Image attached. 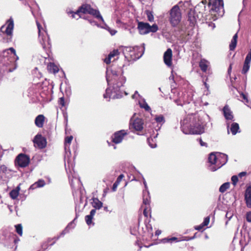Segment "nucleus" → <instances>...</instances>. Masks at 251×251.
I'll use <instances>...</instances> for the list:
<instances>
[{
  "label": "nucleus",
  "mask_w": 251,
  "mask_h": 251,
  "mask_svg": "<svg viewBox=\"0 0 251 251\" xmlns=\"http://www.w3.org/2000/svg\"><path fill=\"white\" fill-rule=\"evenodd\" d=\"M183 238L181 239V241H189L192 240L195 238V235L192 237H184Z\"/></svg>",
  "instance_id": "obj_53"
},
{
  "label": "nucleus",
  "mask_w": 251,
  "mask_h": 251,
  "mask_svg": "<svg viewBox=\"0 0 251 251\" xmlns=\"http://www.w3.org/2000/svg\"><path fill=\"white\" fill-rule=\"evenodd\" d=\"M77 218V215L76 214L75 218L72 222L68 224V225L65 228V229L60 233V235L55 238L56 240H58L60 237L63 236L66 233H69L71 229H73L75 228V224L74 223V222Z\"/></svg>",
  "instance_id": "obj_17"
},
{
  "label": "nucleus",
  "mask_w": 251,
  "mask_h": 251,
  "mask_svg": "<svg viewBox=\"0 0 251 251\" xmlns=\"http://www.w3.org/2000/svg\"><path fill=\"white\" fill-rule=\"evenodd\" d=\"M84 19H87L88 22H89V23L92 25H96L98 27H100V25L98 24V23L95 21V20H93V19H87L86 18H84Z\"/></svg>",
  "instance_id": "obj_45"
},
{
  "label": "nucleus",
  "mask_w": 251,
  "mask_h": 251,
  "mask_svg": "<svg viewBox=\"0 0 251 251\" xmlns=\"http://www.w3.org/2000/svg\"><path fill=\"white\" fill-rule=\"evenodd\" d=\"M127 134V132L125 130H121L115 132L111 136L112 141L118 144L121 143L125 135Z\"/></svg>",
  "instance_id": "obj_14"
},
{
  "label": "nucleus",
  "mask_w": 251,
  "mask_h": 251,
  "mask_svg": "<svg viewBox=\"0 0 251 251\" xmlns=\"http://www.w3.org/2000/svg\"><path fill=\"white\" fill-rule=\"evenodd\" d=\"M139 104L141 108H144L146 111L151 112V107L149 106L145 100H143L142 101H140L139 102Z\"/></svg>",
  "instance_id": "obj_30"
},
{
  "label": "nucleus",
  "mask_w": 251,
  "mask_h": 251,
  "mask_svg": "<svg viewBox=\"0 0 251 251\" xmlns=\"http://www.w3.org/2000/svg\"><path fill=\"white\" fill-rule=\"evenodd\" d=\"M250 67V64L244 63L243 67L242 70V73L246 74L249 71Z\"/></svg>",
  "instance_id": "obj_39"
},
{
  "label": "nucleus",
  "mask_w": 251,
  "mask_h": 251,
  "mask_svg": "<svg viewBox=\"0 0 251 251\" xmlns=\"http://www.w3.org/2000/svg\"><path fill=\"white\" fill-rule=\"evenodd\" d=\"M20 190V186H18L15 189L12 190L9 193L10 197L13 199L15 200L17 198L19 195V191Z\"/></svg>",
  "instance_id": "obj_27"
},
{
  "label": "nucleus",
  "mask_w": 251,
  "mask_h": 251,
  "mask_svg": "<svg viewBox=\"0 0 251 251\" xmlns=\"http://www.w3.org/2000/svg\"><path fill=\"white\" fill-rule=\"evenodd\" d=\"M176 37L181 39L184 42H186L190 39V34H185V28L182 25H179L174 30Z\"/></svg>",
  "instance_id": "obj_10"
},
{
  "label": "nucleus",
  "mask_w": 251,
  "mask_h": 251,
  "mask_svg": "<svg viewBox=\"0 0 251 251\" xmlns=\"http://www.w3.org/2000/svg\"><path fill=\"white\" fill-rule=\"evenodd\" d=\"M36 23L37 28L38 30V35H39V41H40L41 44L42 45L43 48L45 50H46V46H45V41H44V39H43V36L42 35V30L44 31V29L42 27L41 24L37 21H36Z\"/></svg>",
  "instance_id": "obj_19"
},
{
  "label": "nucleus",
  "mask_w": 251,
  "mask_h": 251,
  "mask_svg": "<svg viewBox=\"0 0 251 251\" xmlns=\"http://www.w3.org/2000/svg\"><path fill=\"white\" fill-rule=\"evenodd\" d=\"M151 202V198H147L146 197L143 198V203L145 206L150 207Z\"/></svg>",
  "instance_id": "obj_43"
},
{
  "label": "nucleus",
  "mask_w": 251,
  "mask_h": 251,
  "mask_svg": "<svg viewBox=\"0 0 251 251\" xmlns=\"http://www.w3.org/2000/svg\"><path fill=\"white\" fill-rule=\"evenodd\" d=\"M244 196L247 207L251 208V185H249L246 187Z\"/></svg>",
  "instance_id": "obj_18"
},
{
  "label": "nucleus",
  "mask_w": 251,
  "mask_h": 251,
  "mask_svg": "<svg viewBox=\"0 0 251 251\" xmlns=\"http://www.w3.org/2000/svg\"><path fill=\"white\" fill-rule=\"evenodd\" d=\"M146 13L147 16L148 20L150 22H153L154 20V17L153 15V12L152 11H151L150 10H146Z\"/></svg>",
  "instance_id": "obj_38"
},
{
  "label": "nucleus",
  "mask_w": 251,
  "mask_h": 251,
  "mask_svg": "<svg viewBox=\"0 0 251 251\" xmlns=\"http://www.w3.org/2000/svg\"><path fill=\"white\" fill-rule=\"evenodd\" d=\"M111 58H109V57L108 56L107 58H105L104 61L106 64H108L111 62Z\"/></svg>",
  "instance_id": "obj_62"
},
{
  "label": "nucleus",
  "mask_w": 251,
  "mask_h": 251,
  "mask_svg": "<svg viewBox=\"0 0 251 251\" xmlns=\"http://www.w3.org/2000/svg\"><path fill=\"white\" fill-rule=\"evenodd\" d=\"M247 175V173L246 172H242L238 174V177H239L240 178L242 177L243 176H245Z\"/></svg>",
  "instance_id": "obj_60"
},
{
  "label": "nucleus",
  "mask_w": 251,
  "mask_h": 251,
  "mask_svg": "<svg viewBox=\"0 0 251 251\" xmlns=\"http://www.w3.org/2000/svg\"><path fill=\"white\" fill-rule=\"evenodd\" d=\"M169 240H170V242H171V243L173 241L178 242L179 241H181V240H178L177 238L176 237H173L169 238Z\"/></svg>",
  "instance_id": "obj_61"
},
{
  "label": "nucleus",
  "mask_w": 251,
  "mask_h": 251,
  "mask_svg": "<svg viewBox=\"0 0 251 251\" xmlns=\"http://www.w3.org/2000/svg\"><path fill=\"white\" fill-rule=\"evenodd\" d=\"M162 241V242L163 243H169L170 242V240H169V238H165L163 239Z\"/></svg>",
  "instance_id": "obj_64"
},
{
  "label": "nucleus",
  "mask_w": 251,
  "mask_h": 251,
  "mask_svg": "<svg viewBox=\"0 0 251 251\" xmlns=\"http://www.w3.org/2000/svg\"><path fill=\"white\" fill-rule=\"evenodd\" d=\"M104 24V26H101V28H105L106 29H107V30H108V31L110 32V34L111 35H115L116 32H117V31L114 30V29H111L105 23V22H104V23H103Z\"/></svg>",
  "instance_id": "obj_36"
},
{
  "label": "nucleus",
  "mask_w": 251,
  "mask_h": 251,
  "mask_svg": "<svg viewBox=\"0 0 251 251\" xmlns=\"http://www.w3.org/2000/svg\"><path fill=\"white\" fill-rule=\"evenodd\" d=\"M0 172L5 174H8L10 172V170L5 165H2L0 167Z\"/></svg>",
  "instance_id": "obj_40"
},
{
  "label": "nucleus",
  "mask_w": 251,
  "mask_h": 251,
  "mask_svg": "<svg viewBox=\"0 0 251 251\" xmlns=\"http://www.w3.org/2000/svg\"><path fill=\"white\" fill-rule=\"evenodd\" d=\"M218 157V152H217L216 154L214 152H211L210 153L208 157V161L211 164V166H214L215 167H216Z\"/></svg>",
  "instance_id": "obj_23"
},
{
  "label": "nucleus",
  "mask_w": 251,
  "mask_h": 251,
  "mask_svg": "<svg viewBox=\"0 0 251 251\" xmlns=\"http://www.w3.org/2000/svg\"><path fill=\"white\" fill-rule=\"evenodd\" d=\"M119 53V51L118 50H114L110 52L108 54V56L109 58H112V57L117 55Z\"/></svg>",
  "instance_id": "obj_46"
},
{
  "label": "nucleus",
  "mask_w": 251,
  "mask_h": 251,
  "mask_svg": "<svg viewBox=\"0 0 251 251\" xmlns=\"http://www.w3.org/2000/svg\"><path fill=\"white\" fill-rule=\"evenodd\" d=\"M145 197H146L147 198H151L149 190H143V198H145Z\"/></svg>",
  "instance_id": "obj_47"
},
{
  "label": "nucleus",
  "mask_w": 251,
  "mask_h": 251,
  "mask_svg": "<svg viewBox=\"0 0 251 251\" xmlns=\"http://www.w3.org/2000/svg\"><path fill=\"white\" fill-rule=\"evenodd\" d=\"M223 111L224 116L225 119H226V120L227 121L226 126H227V131H228V128L229 127V122L228 121H234V116L232 114V112L231 111L229 107L227 105H225L224 107V108L223 109Z\"/></svg>",
  "instance_id": "obj_15"
},
{
  "label": "nucleus",
  "mask_w": 251,
  "mask_h": 251,
  "mask_svg": "<svg viewBox=\"0 0 251 251\" xmlns=\"http://www.w3.org/2000/svg\"><path fill=\"white\" fill-rule=\"evenodd\" d=\"M164 63L168 67L172 65V50L171 49H168L164 52L163 55Z\"/></svg>",
  "instance_id": "obj_16"
},
{
  "label": "nucleus",
  "mask_w": 251,
  "mask_h": 251,
  "mask_svg": "<svg viewBox=\"0 0 251 251\" xmlns=\"http://www.w3.org/2000/svg\"><path fill=\"white\" fill-rule=\"evenodd\" d=\"M45 120V117L43 114L38 115L35 119L34 123L36 126L38 128L43 127Z\"/></svg>",
  "instance_id": "obj_21"
},
{
  "label": "nucleus",
  "mask_w": 251,
  "mask_h": 251,
  "mask_svg": "<svg viewBox=\"0 0 251 251\" xmlns=\"http://www.w3.org/2000/svg\"><path fill=\"white\" fill-rule=\"evenodd\" d=\"M237 38L238 34L237 33H236L233 35L229 44V50H233L235 49L237 45Z\"/></svg>",
  "instance_id": "obj_26"
},
{
  "label": "nucleus",
  "mask_w": 251,
  "mask_h": 251,
  "mask_svg": "<svg viewBox=\"0 0 251 251\" xmlns=\"http://www.w3.org/2000/svg\"><path fill=\"white\" fill-rule=\"evenodd\" d=\"M246 220L249 222L251 223V212H248L246 214Z\"/></svg>",
  "instance_id": "obj_52"
},
{
  "label": "nucleus",
  "mask_w": 251,
  "mask_h": 251,
  "mask_svg": "<svg viewBox=\"0 0 251 251\" xmlns=\"http://www.w3.org/2000/svg\"><path fill=\"white\" fill-rule=\"evenodd\" d=\"M124 175L123 174H121L118 177V178H117V180L116 181L120 183V182L121 181V180H122V179L124 178Z\"/></svg>",
  "instance_id": "obj_56"
},
{
  "label": "nucleus",
  "mask_w": 251,
  "mask_h": 251,
  "mask_svg": "<svg viewBox=\"0 0 251 251\" xmlns=\"http://www.w3.org/2000/svg\"><path fill=\"white\" fill-rule=\"evenodd\" d=\"M93 219V216L90 215H86L85 217V221H86V224L89 226L91 224H92V220Z\"/></svg>",
  "instance_id": "obj_41"
},
{
  "label": "nucleus",
  "mask_w": 251,
  "mask_h": 251,
  "mask_svg": "<svg viewBox=\"0 0 251 251\" xmlns=\"http://www.w3.org/2000/svg\"><path fill=\"white\" fill-rule=\"evenodd\" d=\"M231 180L232 181V184L233 186H235L238 181V177L236 175H234L232 176L231 178Z\"/></svg>",
  "instance_id": "obj_44"
},
{
  "label": "nucleus",
  "mask_w": 251,
  "mask_h": 251,
  "mask_svg": "<svg viewBox=\"0 0 251 251\" xmlns=\"http://www.w3.org/2000/svg\"><path fill=\"white\" fill-rule=\"evenodd\" d=\"M226 217L228 219V221L230 220L232 217V214L229 212H227Z\"/></svg>",
  "instance_id": "obj_57"
},
{
  "label": "nucleus",
  "mask_w": 251,
  "mask_h": 251,
  "mask_svg": "<svg viewBox=\"0 0 251 251\" xmlns=\"http://www.w3.org/2000/svg\"><path fill=\"white\" fill-rule=\"evenodd\" d=\"M32 142L34 143V147L39 149H44L47 144L46 138L40 133L37 134L34 137L33 140H32Z\"/></svg>",
  "instance_id": "obj_9"
},
{
  "label": "nucleus",
  "mask_w": 251,
  "mask_h": 251,
  "mask_svg": "<svg viewBox=\"0 0 251 251\" xmlns=\"http://www.w3.org/2000/svg\"><path fill=\"white\" fill-rule=\"evenodd\" d=\"M119 184L120 183L116 181L114 183V184H113V186H112V190L114 192L116 190Z\"/></svg>",
  "instance_id": "obj_54"
},
{
  "label": "nucleus",
  "mask_w": 251,
  "mask_h": 251,
  "mask_svg": "<svg viewBox=\"0 0 251 251\" xmlns=\"http://www.w3.org/2000/svg\"><path fill=\"white\" fill-rule=\"evenodd\" d=\"M199 66L202 72H205L207 71V65L206 64V63L204 61H201L200 62Z\"/></svg>",
  "instance_id": "obj_37"
},
{
  "label": "nucleus",
  "mask_w": 251,
  "mask_h": 251,
  "mask_svg": "<svg viewBox=\"0 0 251 251\" xmlns=\"http://www.w3.org/2000/svg\"><path fill=\"white\" fill-rule=\"evenodd\" d=\"M188 97L187 94L183 92L178 93L177 98L175 99L174 101L176 105L182 106L185 104L190 103V100H188Z\"/></svg>",
  "instance_id": "obj_13"
},
{
  "label": "nucleus",
  "mask_w": 251,
  "mask_h": 251,
  "mask_svg": "<svg viewBox=\"0 0 251 251\" xmlns=\"http://www.w3.org/2000/svg\"><path fill=\"white\" fill-rule=\"evenodd\" d=\"M188 21L189 22V25L191 27L195 25L197 21L195 13L194 11H190L188 13Z\"/></svg>",
  "instance_id": "obj_22"
},
{
  "label": "nucleus",
  "mask_w": 251,
  "mask_h": 251,
  "mask_svg": "<svg viewBox=\"0 0 251 251\" xmlns=\"http://www.w3.org/2000/svg\"><path fill=\"white\" fill-rule=\"evenodd\" d=\"M96 209H92L90 211V215L94 217V216L95 215V213H96Z\"/></svg>",
  "instance_id": "obj_63"
},
{
  "label": "nucleus",
  "mask_w": 251,
  "mask_h": 251,
  "mask_svg": "<svg viewBox=\"0 0 251 251\" xmlns=\"http://www.w3.org/2000/svg\"><path fill=\"white\" fill-rule=\"evenodd\" d=\"M146 227L149 234V237L150 238H152L153 236V232L151 225L149 223H148V224H146Z\"/></svg>",
  "instance_id": "obj_34"
},
{
  "label": "nucleus",
  "mask_w": 251,
  "mask_h": 251,
  "mask_svg": "<svg viewBox=\"0 0 251 251\" xmlns=\"http://www.w3.org/2000/svg\"><path fill=\"white\" fill-rule=\"evenodd\" d=\"M137 28L139 33L142 35H145L150 32H155L158 29V26L156 24L151 26L149 23L143 22H138Z\"/></svg>",
  "instance_id": "obj_5"
},
{
  "label": "nucleus",
  "mask_w": 251,
  "mask_h": 251,
  "mask_svg": "<svg viewBox=\"0 0 251 251\" xmlns=\"http://www.w3.org/2000/svg\"><path fill=\"white\" fill-rule=\"evenodd\" d=\"M30 161V158L29 156L23 154L21 153L19 154L15 159V164L20 167H25L27 166Z\"/></svg>",
  "instance_id": "obj_12"
},
{
  "label": "nucleus",
  "mask_w": 251,
  "mask_h": 251,
  "mask_svg": "<svg viewBox=\"0 0 251 251\" xmlns=\"http://www.w3.org/2000/svg\"><path fill=\"white\" fill-rule=\"evenodd\" d=\"M170 16L169 21L172 26L176 27L181 19L179 7L177 4L175 5L171 8L170 11Z\"/></svg>",
  "instance_id": "obj_3"
},
{
  "label": "nucleus",
  "mask_w": 251,
  "mask_h": 251,
  "mask_svg": "<svg viewBox=\"0 0 251 251\" xmlns=\"http://www.w3.org/2000/svg\"><path fill=\"white\" fill-rule=\"evenodd\" d=\"M180 124L181 130L185 134H201L204 132L201 121L196 118H186Z\"/></svg>",
  "instance_id": "obj_2"
},
{
  "label": "nucleus",
  "mask_w": 251,
  "mask_h": 251,
  "mask_svg": "<svg viewBox=\"0 0 251 251\" xmlns=\"http://www.w3.org/2000/svg\"><path fill=\"white\" fill-rule=\"evenodd\" d=\"M218 157L217 158V166H210V170L214 172L225 165L228 160V156L225 153L218 152Z\"/></svg>",
  "instance_id": "obj_7"
},
{
  "label": "nucleus",
  "mask_w": 251,
  "mask_h": 251,
  "mask_svg": "<svg viewBox=\"0 0 251 251\" xmlns=\"http://www.w3.org/2000/svg\"><path fill=\"white\" fill-rule=\"evenodd\" d=\"M209 12L215 13L219 16H222L224 13V2L223 0H209Z\"/></svg>",
  "instance_id": "obj_4"
},
{
  "label": "nucleus",
  "mask_w": 251,
  "mask_h": 251,
  "mask_svg": "<svg viewBox=\"0 0 251 251\" xmlns=\"http://www.w3.org/2000/svg\"><path fill=\"white\" fill-rule=\"evenodd\" d=\"M239 129V124L237 123H233L231 125L230 127V131L232 135H235L237 134V132H240V131H238Z\"/></svg>",
  "instance_id": "obj_28"
},
{
  "label": "nucleus",
  "mask_w": 251,
  "mask_h": 251,
  "mask_svg": "<svg viewBox=\"0 0 251 251\" xmlns=\"http://www.w3.org/2000/svg\"><path fill=\"white\" fill-rule=\"evenodd\" d=\"M203 226H203V224H201V225H200L199 226H195V229L196 230L200 231V230H201V229H202L203 228Z\"/></svg>",
  "instance_id": "obj_55"
},
{
  "label": "nucleus",
  "mask_w": 251,
  "mask_h": 251,
  "mask_svg": "<svg viewBox=\"0 0 251 251\" xmlns=\"http://www.w3.org/2000/svg\"><path fill=\"white\" fill-rule=\"evenodd\" d=\"M155 120L158 124H160V126L158 127V129H160L161 126L165 123V118L162 115H156Z\"/></svg>",
  "instance_id": "obj_29"
},
{
  "label": "nucleus",
  "mask_w": 251,
  "mask_h": 251,
  "mask_svg": "<svg viewBox=\"0 0 251 251\" xmlns=\"http://www.w3.org/2000/svg\"><path fill=\"white\" fill-rule=\"evenodd\" d=\"M16 232L21 236L23 235V226L22 224H17L15 226Z\"/></svg>",
  "instance_id": "obj_35"
},
{
  "label": "nucleus",
  "mask_w": 251,
  "mask_h": 251,
  "mask_svg": "<svg viewBox=\"0 0 251 251\" xmlns=\"http://www.w3.org/2000/svg\"><path fill=\"white\" fill-rule=\"evenodd\" d=\"M130 124L132 127L136 131H141L144 128V123L143 120L140 118L136 117V114H134L130 118Z\"/></svg>",
  "instance_id": "obj_8"
},
{
  "label": "nucleus",
  "mask_w": 251,
  "mask_h": 251,
  "mask_svg": "<svg viewBox=\"0 0 251 251\" xmlns=\"http://www.w3.org/2000/svg\"><path fill=\"white\" fill-rule=\"evenodd\" d=\"M42 78V74L40 72H38V74L37 75V76H34V78L33 79V81H34V83L32 82V84L38 85V84H40L41 83H42L43 80H42L41 81H39L40 80V79H41Z\"/></svg>",
  "instance_id": "obj_31"
},
{
  "label": "nucleus",
  "mask_w": 251,
  "mask_h": 251,
  "mask_svg": "<svg viewBox=\"0 0 251 251\" xmlns=\"http://www.w3.org/2000/svg\"><path fill=\"white\" fill-rule=\"evenodd\" d=\"M45 185V182L43 179H39L32 184V189L36 188H40Z\"/></svg>",
  "instance_id": "obj_32"
},
{
  "label": "nucleus",
  "mask_w": 251,
  "mask_h": 251,
  "mask_svg": "<svg viewBox=\"0 0 251 251\" xmlns=\"http://www.w3.org/2000/svg\"><path fill=\"white\" fill-rule=\"evenodd\" d=\"M59 104L62 106H64L65 104L64 99L63 97H61L59 99Z\"/></svg>",
  "instance_id": "obj_59"
},
{
  "label": "nucleus",
  "mask_w": 251,
  "mask_h": 251,
  "mask_svg": "<svg viewBox=\"0 0 251 251\" xmlns=\"http://www.w3.org/2000/svg\"><path fill=\"white\" fill-rule=\"evenodd\" d=\"M197 140L199 142V143L201 147H207V144L206 143L202 141V140L201 138L198 139Z\"/></svg>",
  "instance_id": "obj_51"
},
{
  "label": "nucleus",
  "mask_w": 251,
  "mask_h": 251,
  "mask_svg": "<svg viewBox=\"0 0 251 251\" xmlns=\"http://www.w3.org/2000/svg\"><path fill=\"white\" fill-rule=\"evenodd\" d=\"M251 61V49L250 50V51L247 54L245 60L244 61V63H248L250 64Z\"/></svg>",
  "instance_id": "obj_42"
},
{
  "label": "nucleus",
  "mask_w": 251,
  "mask_h": 251,
  "mask_svg": "<svg viewBox=\"0 0 251 251\" xmlns=\"http://www.w3.org/2000/svg\"><path fill=\"white\" fill-rule=\"evenodd\" d=\"M142 46H135V47H124L123 49V52L126 57V55H130L132 56L136 52L139 51L141 52L140 55L138 57V58H140L144 53L145 48V44L143 43Z\"/></svg>",
  "instance_id": "obj_6"
},
{
  "label": "nucleus",
  "mask_w": 251,
  "mask_h": 251,
  "mask_svg": "<svg viewBox=\"0 0 251 251\" xmlns=\"http://www.w3.org/2000/svg\"><path fill=\"white\" fill-rule=\"evenodd\" d=\"M150 211V207L145 206L144 208V210H143V214H144V215L145 217H147L148 216V213H149V212Z\"/></svg>",
  "instance_id": "obj_48"
},
{
  "label": "nucleus",
  "mask_w": 251,
  "mask_h": 251,
  "mask_svg": "<svg viewBox=\"0 0 251 251\" xmlns=\"http://www.w3.org/2000/svg\"><path fill=\"white\" fill-rule=\"evenodd\" d=\"M91 200H92L91 204L95 209L99 210L102 207L103 203L98 198H93Z\"/></svg>",
  "instance_id": "obj_24"
},
{
  "label": "nucleus",
  "mask_w": 251,
  "mask_h": 251,
  "mask_svg": "<svg viewBox=\"0 0 251 251\" xmlns=\"http://www.w3.org/2000/svg\"><path fill=\"white\" fill-rule=\"evenodd\" d=\"M52 70L53 72L55 74L58 72V69L57 67L55 65H54L53 64H52Z\"/></svg>",
  "instance_id": "obj_58"
},
{
  "label": "nucleus",
  "mask_w": 251,
  "mask_h": 251,
  "mask_svg": "<svg viewBox=\"0 0 251 251\" xmlns=\"http://www.w3.org/2000/svg\"><path fill=\"white\" fill-rule=\"evenodd\" d=\"M90 7L91 5L89 4H82L80 7L78 8L77 10L75 12V13L79 14L80 12L84 14L88 13Z\"/></svg>",
  "instance_id": "obj_25"
},
{
  "label": "nucleus",
  "mask_w": 251,
  "mask_h": 251,
  "mask_svg": "<svg viewBox=\"0 0 251 251\" xmlns=\"http://www.w3.org/2000/svg\"><path fill=\"white\" fill-rule=\"evenodd\" d=\"M88 14L93 15L97 19L101 21L102 23H104V20L98 9H94L91 6Z\"/></svg>",
  "instance_id": "obj_20"
},
{
  "label": "nucleus",
  "mask_w": 251,
  "mask_h": 251,
  "mask_svg": "<svg viewBox=\"0 0 251 251\" xmlns=\"http://www.w3.org/2000/svg\"><path fill=\"white\" fill-rule=\"evenodd\" d=\"M230 183L229 182H225L223 183L219 188V191L221 193H224L228 188H229Z\"/></svg>",
  "instance_id": "obj_33"
},
{
  "label": "nucleus",
  "mask_w": 251,
  "mask_h": 251,
  "mask_svg": "<svg viewBox=\"0 0 251 251\" xmlns=\"http://www.w3.org/2000/svg\"><path fill=\"white\" fill-rule=\"evenodd\" d=\"M209 221L210 217L209 216H207L204 219V220L202 224H203V226H206L209 223Z\"/></svg>",
  "instance_id": "obj_50"
},
{
  "label": "nucleus",
  "mask_w": 251,
  "mask_h": 251,
  "mask_svg": "<svg viewBox=\"0 0 251 251\" xmlns=\"http://www.w3.org/2000/svg\"><path fill=\"white\" fill-rule=\"evenodd\" d=\"M106 81L109 86L103 94L104 99H120L123 96V92L121 90L126 82V78L123 75V70L121 66L117 67L113 65L111 69H107Z\"/></svg>",
  "instance_id": "obj_1"
},
{
  "label": "nucleus",
  "mask_w": 251,
  "mask_h": 251,
  "mask_svg": "<svg viewBox=\"0 0 251 251\" xmlns=\"http://www.w3.org/2000/svg\"><path fill=\"white\" fill-rule=\"evenodd\" d=\"M73 139V137L71 135L69 136H67L65 138V144H70Z\"/></svg>",
  "instance_id": "obj_49"
},
{
  "label": "nucleus",
  "mask_w": 251,
  "mask_h": 251,
  "mask_svg": "<svg viewBox=\"0 0 251 251\" xmlns=\"http://www.w3.org/2000/svg\"><path fill=\"white\" fill-rule=\"evenodd\" d=\"M1 55L4 61L9 60L10 62L13 61L15 59L11 60L12 57H16V60H18L19 57L16 54V50L13 48H10L8 49L4 50Z\"/></svg>",
  "instance_id": "obj_11"
}]
</instances>
